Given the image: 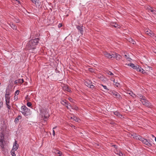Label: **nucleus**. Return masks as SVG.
<instances>
[{
  "mask_svg": "<svg viewBox=\"0 0 156 156\" xmlns=\"http://www.w3.org/2000/svg\"><path fill=\"white\" fill-rule=\"evenodd\" d=\"M39 38L30 40L27 43L26 45V48L28 50L34 49L36 48L35 46L39 43Z\"/></svg>",
  "mask_w": 156,
  "mask_h": 156,
  "instance_id": "1",
  "label": "nucleus"
},
{
  "mask_svg": "<svg viewBox=\"0 0 156 156\" xmlns=\"http://www.w3.org/2000/svg\"><path fill=\"white\" fill-rule=\"evenodd\" d=\"M5 143L4 135L0 133V146L3 150L4 149Z\"/></svg>",
  "mask_w": 156,
  "mask_h": 156,
  "instance_id": "2",
  "label": "nucleus"
},
{
  "mask_svg": "<svg viewBox=\"0 0 156 156\" xmlns=\"http://www.w3.org/2000/svg\"><path fill=\"white\" fill-rule=\"evenodd\" d=\"M21 112L24 115H27L30 112V109H29L25 105L22 106L21 107Z\"/></svg>",
  "mask_w": 156,
  "mask_h": 156,
  "instance_id": "3",
  "label": "nucleus"
},
{
  "mask_svg": "<svg viewBox=\"0 0 156 156\" xmlns=\"http://www.w3.org/2000/svg\"><path fill=\"white\" fill-rule=\"evenodd\" d=\"M42 115V117H44V121H46L47 119L49 117V115L48 114V111L46 110H44L43 112Z\"/></svg>",
  "mask_w": 156,
  "mask_h": 156,
  "instance_id": "4",
  "label": "nucleus"
},
{
  "mask_svg": "<svg viewBox=\"0 0 156 156\" xmlns=\"http://www.w3.org/2000/svg\"><path fill=\"white\" fill-rule=\"evenodd\" d=\"M143 105L149 108H151L152 106L151 104L146 98L144 100L142 101L141 102Z\"/></svg>",
  "mask_w": 156,
  "mask_h": 156,
  "instance_id": "5",
  "label": "nucleus"
},
{
  "mask_svg": "<svg viewBox=\"0 0 156 156\" xmlns=\"http://www.w3.org/2000/svg\"><path fill=\"white\" fill-rule=\"evenodd\" d=\"M112 94L113 95V96L115 98L119 99L122 98L121 97V95H120V94L118 92H116L115 91H112Z\"/></svg>",
  "mask_w": 156,
  "mask_h": 156,
  "instance_id": "6",
  "label": "nucleus"
},
{
  "mask_svg": "<svg viewBox=\"0 0 156 156\" xmlns=\"http://www.w3.org/2000/svg\"><path fill=\"white\" fill-rule=\"evenodd\" d=\"M141 141L145 144L147 145L149 147H150L152 145L151 144L150 142V140H147L146 139L144 138V139Z\"/></svg>",
  "mask_w": 156,
  "mask_h": 156,
  "instance_id": "7",
  "label": "nucleus"
},
{
  "mask_svg": "<svg viewBox=\"0 0 156 156\" xmlns=\"http://www.w3.org/2000/svg\"><path fill=\"white\" fill-rule=\"evenodd\" d=\"M103 54L106 57H107L108 58H113V57H112L113 54H111L107 52H105L103 53Z\"/></svg>",
  "mask_w": 156,
  "mask_h": 156,
  "instance_id": "8",
  "label": "nucleus"
},
{
  "mask_svg": "<svg viewBox=\"0 0 156 156\" xmlns=\"http://www.w3.org/2000/svg\"><path fill=\"white\" fill-rule=\"evenodd\" d=\"M76 28L78 29L79 31L80 32V33L81 35L83 34V31L82 26H76Z\"/></svg>",
  "mask_w": 156,
  "mask_h": 156,
  "instance_id": "9",
  "label": "nucleus"
},
{
  "mask_svg": "<svg viewBox=\"0 0 156 156\" xmlns=\"http://www.w3.org/2000/svg\"><path fill=\"white\" fill-rule=\"evenodd\" d=\"M112 57H113V58H115L117 60H118L121 58V56L120 55L116 53H114L113 54Z\"/></svg>",
  "mask_w": 156,
  "mask_h": 156,
  "instance_id": "10",
  "label": "nucleus"
},
{
  "mask_svg": "<svg viewBox=\"0 0 156 156\" xmlns=\"http://www.w3.org/2000/svg\"><path fill=\"white\" fill-rule=\"evenodd\" d=\"M24 82V80L23 79H20L18 80H16L15 81V84H16L17 83H22Z\"/></svg>",
  "mask_w": 156,
  "mask_h": 156,
  "instance_id": "11",
  "label": "nucleus"
},
{
  "mask_svg": "<svg viewBox=\"0 0 156 156\" xmlns=\"http://www.w3.org/2000/svg\"><path fill=\"white\" fill-rule=\"evenodd\" d=\"M14 145H13L12 149V150H14V151H16L18 148V144H17L16 141H15V142Z\"/></svg>",
  "mask_w": 156,
  "mask_h": 156,
  "instance_id": "12",
  "label": "nucleus"
},
{
  "mask_svg": "<svg viewBox=\"0 0 156 156\" xmlns=\"http://www.w3.org/2000/svg\"><path fill=\"white\" fill-rule=\"evenodd\" d=\"M135 138L136 140H138L141 141H142V140H143L144 139V138L142 137H141V136L139 135H137L135 136Z\"/></svg>",
  "mask_w": 156,
  "mask_h": 156,
  "instance_id": "13",
  "label": "nucleus"
},
{
  "mask_svg": "<svg viewBox=\"0 0 156 156\" xmlns=\"http://www.w3.org/2000/svg\"><path fill=\"white\" fill-rule=\"evenodd\" d=\"M138 97L140 99V101L141 102H142V101H144L146 99V98L145 96H142L140 94L139 95Z\"/></svg>",
  "mask_w": 156,
  "mask_h": 156,
  "instance_id": "14",
  "label": "nucleus"
},
{
  "mask_svg": "<svg viewBox=\"0 0 156 156\" xmlns=\"http://www.w3.org/2000/svg\"><path fill=\"white\" fill-rule=\"evenodd\" d=\"M63 89L65 91H67L69 92H71L70 89L69 88V87L67 86H64L63 87Z\"/></svg>",
  "mask_w": 156,
  "mask_h": 156,
  "instance_id": "15",
  "label": "nucleus"
},
{
  "mask_svg": "<svg viewBox=\"0 0 156 156\" xmlns=\"http://www.w3.org/2000/svg\"><path fill=\"white\" fill-rule=\"evenodd\" d=\"M114 114L115 115H116L118 116H119V117H121L122 116V115H121V114H120V112H119L117 111H116L114 112Z\"/></svg>",
  "mask_w": 156,
  "mask_h": 156,
  "instance_id": "16",
  "label": "nucleus"
},
{
  "mask_svg": "<svg viewBox=\"0 0 156 156\" xmlns=\"http://www.w3.org/2000/svg\"><path fill=\"white\" fill-rule=\"evenodd\" d=\"M6 104H9L10 103V98L9 97H5Z\"/></svg>",
  "mask_w": 156,
  "mask_h": 156,
  "instance_id": "17",
  "label": "nucleus"
},
{
  "mask_svg": "<svg viewBox=\"0 0 156 156\" xmlns=\"http://www.w3.org/2000/svg\"><path fill=\"white\" fill-rule=\"evenodd\" d=\"M10 93L9 92V89H6V93L5 95V97H9L10 95Z\"/></svg>",
  "mask_w": 156,
  "mask_h": 156,
  "instance_id": "18",
  "label": "nucleus"
},
{
  "mask_svg": "<svg viewBox=\"0 0 156 156\" xmlns=\"http://www.w3.org/2000/svg\"><path fill=\"white\" fill-rule=\"evenodd\" d=\"M10 27L13 29V30H16V26L14 24L11 23L10 24Z\"/></svg>",
  "mask_w": 156,
  "mask_h": 156,
  "instance_id": "19",
  "label": "nucleus"
},
{
  "mask_svg": "<svg viewBox=\"0 0 156 156\" xmlns=\"http://www.w3.org/2000/svg\"><path fill=\"white\" fill-rule=\"evenodd\" d=\"M147 34L150 36H151V35L153 36L154 35V33L151 30H149V31H147Z\"/></svg>",
  "mask_w": 156,
  "mask_h": 156,
  "instance_id": "20",
  "label": "nucleus"
},
{
  "mask_svg": "<svg viewBox=\"0 0 156 156\" xmlns=\"http://www.w3.org/2000/svg\"><path fill=\"white\" fill-rule=\"evenodd\" d=\"M140 67L139 66L136 65L135 66L133 69H136L137 71H139L140 70Z\"/></svg>",
  "mask_w": 156,
  "mask_h": 156,
  "instance_id": "21",
  "label": "nucleus"
},
{
  "mask_svg": "<svg viewBox=\"0 0 156 156\" xmlns=\"http://www.w3.org/2000/svg\"><path fill=\"white\" fill-rule=\"evenodd\" d=\"M91 83L90 84H88V85L86 84V86L87 87H89V88L92 89L94 88V86Z\"/></svg>",
  "mask_w": 156,
  "mask_h": 156,
  "instance_id": "22",
  "label": "nucleus"
},
{
  "mask_svg": "<svg viewBox=\"0 0 156 156\" xmlns=\"http://www.w3.org/2000/svg\"><path fill=\"white\" fill-rule=\"evenodd\" d=\"M151 50L155 53L156 54V47L152 46L151 47Z\"/></svg>",
  "mask_w": 156,
  "mask_h": 156,
  "instance_id": "23",
  "label": "nucleus"
},
{
  "mask_svg": "<svg viewBox=\"0 0 156 156\" xmlns=\"http://www.w3.org/2000/svg\"><path fill=\"white\" fill-rule=\"evenodd\" d=\"M67 101H66V100H64L62 101L61 102V103L63 105H67Z\"/></svg>",
  "mask_w": 156,
  "mask_h": 156,
  "instance_id": "24",
  "label": "nucleus"
},
{
  "mask_svg": "<svg viewBox=\"0 0 156 156\" xmlns=\"http://www.w3.org/2000/svg\"><path fill=\"white\" fill-rule=\"evenodd\" d=\"M116 154L119 156H125V155L124 154H123L121 152L119 151Z\"/></svg>",
  "mask_w": 156,
  "mask_h": 156,
  "instance_id": "25",
  "label": "nucleus"
},
{
  "mask_svg": "<svg viewBox=\"0 0 156 156\" xmlns=\"http://www.w3.org/2000/svg\"><path fill=\"white\" fill-rule=\"evenodd\" d=\"M113 84L118 87L119 85V83L115 81V80L113 81Z\"/></svg>",
  "mask_w": 156,
  "mask_h": 156,
  "instance_id": "26",
  "label": "nucleus"
},
{
  "mask_svg": "<svg viewBox=\"0 0 156 156\" xmlns=\"http://www.w3.org/2000/svg\"><path fill=\"white\" fill-rule=\"evenodd\" d=\"M128 66H131L132 68H133V69H134V68L135 67V66H136L134 65V64L132 63L129 64H128Z\"/></svg>",
  "mask_w": 156,
  "mask_h": 156,
  "instance_id": "27",
  "label": "nucleus"
},
{
  "mask_svg": "<svg viewBox=\"0 0 156 156\" xmlns=\"http://www.w3.org/2000/svg\"><path fill=\"white\" fill-rule=\"evenodd\" d=\"M9 104H6L7 108L9 109L8 110V112H9V110L11 109V106L9 105Z\"/></svg>",
  "mask_w": 156,
  "mask_h": 156,
  "instance_id": "28",
  "label": "nucleus"
},
{
  "mask_svg": "<svg viewBox=\"0 0 156 156\" xmlns=\"http://www.w3.org/2000/svg\"><path fill=\"white\" fill-rule=\"evenodd\" d=\"M15 151L14 150H12L11 151V154L12 156H16V155L15 153Z\"/></svg>",
  "mask_w": 156,
  "mask_h": 156,
  "instance_id": "29",
  "label": "nucleus"
},
{
  "mask_svg": "<svg viewBox=\"0 0 156 156\" xmlns=\"http://www.w3.org/2000/svg\"><path fill=\"white\" fill-rule=\"evenodd\" d=\"M56 153L58 154L59 156H61L62 155V152L59 151L57 150Z\"/></svg>",
  "mask_w": 156,
  "mask_h": 156,
  "instance_id": "30",
  "label": "nucleus"
},
{
  "mask_svg": "<svg viewBox=\"0 0 156 156\" xmlns=\"http://www.w3.org/2000/svg\"><path fill=\"white\" fill-rule=\"evenodd\" d=\"M129 42H130L131 43H132L133 44H134L135 42V41L133 40L132 38H130L129 39Z\"/></svg>",
  "mask_w": 156,
  "mask_h": 156,
  "instance_id": "31",
  "label": "nucleus"
},
{
  "mask_svg": "<svg viewBox=\"0 0 156 156\" xmlns=\"http://www.w3.org/2000/svg\"><path fill=\"white\" fill-rule=\"evenodd\" d=\"M101 86L103 87L104 89H105L106 90L108 91L109 90L107 88V86L105 85H101Z\"/></svg>",
  "mask_w": 156,
  "mask_h": 156,
  "instance_id": "32",
  "label": "nucleus"
},
{
  "mask_svg": "<svg viewBox=\"0 0 156 156\" xmlns=\"http://www.w3.org/2000/svg\"><path fill=\"white\" fill-rule=\"evenodd\" d=\"M72 109H73L75 110H76L78 109V107L76 106H72Z\"/></svg>",
  "mask_w": 156,
  "mask_h": 156,
  "instance_id": "33",
  "label": "nucleus"
},
{
  "mask_svg": "<svg viewBox=\"0 0 156 156\" xmlns=\"http://www.w3.org/2000/svg\"><path fill=\"white\" fill-rule=\"evenodd\" d=\"M140 70L139 71L141 72L142 73L144 74L145 73V72L144 70L143 69H142L141 67H140Z\"/></svg>",
  "mask_w": 156,
  "mask_h": 156,
  "instance_id": "34",
  "label": "nucleus"
},
{
  "mask_svg": "<svg viewBox=\"0 0 156 156\" xmlns=\"http://www.w3.org/2000/svg\"><path fill=\"white\" fill-rule=\"evenodd\" d=\"M19 92H20V91L19 90H16L15 92V95L16 96V95H18L19 94Z\"/></svg>",
  "mask_w": 156,
  "mask_h": 156,
  "instance_id": "35",
  "label": "nucleus"
},
{
  "mask_svg": "<svg viewBox=\"0 0 156 156\" xmlns=\"http://www.w3.org/2000/svg\"><path fill=\"white\" fill-rule=\"evenodd\" d=\"M78 119L76 117H74V116L73 117V119L74 121H78Z\"/></svg>",
  "mask_w": 156,
  "mask_h": 156,
  "instance_id": "36",
  "label": "nucleus"
},
{
  "mask_svg": "<svg viewBox=\"0 0 156 156\" xmlns=\"http://www.w3.org/2000/svg\"><path fill=\"white\" fill-rule=\"evenodd\" d=\"M56 128V127H54L53 128V134H53V136H55V131L54 130V129H55V128Z\"/></svg>",
  "mask_w": 156,
  "mask_h": 156,
  "instance_id": "37",
  "label": "nucleus"
},
{
  "mask_svg": "<svg viewBox=\"0 0 156 156\" xmlns=\"http://www.w3.org/2000/svg\"><path fill=\"white\" fill-rule=\"evenodd\" d=\"M32 105V104L30 102H28L27 103V105L28 106L30 107Z\"/></svg>",
  "mask_w": 156,
  "mask_h": 156,
  "instance_id": "38",
  "label": "nucleus"
},
{
  "mask_svg": "<svg viewBox=\"0 0 156 156\" xmlns=\"http://www.w3.org/2000/svg\"><path fill=\"white\" fill-rule=\"evenodd\" d=\"M151 12H152L153 14H156V11L155 10H151Z\"/></svg>",
  "mask_w": 156,
  "mask_h": 156,
  "instance_id": "39",
  "label": "nucleus"
},
{
  "mask_svg": "<svg viewBox=\"0 0 156 156\" xmlns=\"http://www.w3.org/2000/svg\"><path fill=\"white\" fill-rule=\"evenodd\" d=\"M14 99L16 101L18 99V98L17 96L16 95V96L15 95V96L14 97Z\"/></svg>",
  "mask_w": 156,
  "mask_h": 156,
  "instance_id": "40",
  "label": "nucleus"
},
{
  "mask_svg": "<svg viewBox=\"0 0 156 156\" xmlns=\"http://www.w3.org/2000/svg\"><path fill=\"white\" fill-rule=\"evenodd\" d=\"M18 121H19V119H18V118H15V121H14V122H18Z\"/></svg>",
  "mask_w": 156,
  "mask_h": 156,
  "instance_id": "41",
  "label": "nucleus"
},
{
  "mask_svg": "<svg viewBox=\"0 0 156 156\" xmlns=\"http://www.w3.org/2000/svg\"><path fill=\"white\" fill-rule=\"evenodd\" d=\"M89 71L92 72H94V69L92 68L89 69Z\"/></svg>",
  "mask_w": 156,
  "mask_h": 156,
  "instance_id": "42",
  "label": "nucleus"
},
{
  "mask_svg": "<svg viewBox=\"0 0 156 156\" xmlns=\"http://www.w3.org/2000/svg\"><path fill=\"white\" fill-rule=\"evenodd\" d=\"M28 97V95H27V96L26 97V99L27 101H28L29 99V98Z\"/></svg>",
  "mask_w": 156,
  "mask_h": 156,
  "instance_id": "43",
  "label": "nucleus"
},
{
  "mask_svg": "<svg viewBox=\"0 0 156 156\" xmlns=\"http://www.w3.org/2000/svg\"><path fill=\"white\" fill-rule=\"evenodd\" d=\"M69 100L71 102H72L73 100V99H72V98H69Z\"/></svg>",
  "mask_w": 156,
  "mask_h": 156,
  "instance_id": "44",
  "label": "nucleus"
},
{
  "mask_svg": "<svg viewBox=\"0 0 156 156\" xmlns=\"http://www.w3.org/2000/svg\"><path fill=\"white\" fill-rule=\"evenodd\" d=\"M66 105H68L69 106H70V107H72L70 105V104L69 103L68 101H67V103Z\"/></svg>",
  "mask_w": 156,
  "mask_h": 156,
  "instance_id": "45",
  "label": "nucleus"
},
{
  "mask_svg": "<svg viewBox=\"0 0 156 156\" xmlns=\"http://www.w3.org/2000/svg\"><path fill=\"white\" fill-rule=\"evenodd\" d=\"M31 1L34 3H36L37 0H31Z\"/></svg>",
  "mask_w": 156,
  "mask_h": 156,
  "instance_id": "46",
  "label": "nucleus"
},
{
  "mask_svg": "<svg viewBox=\"0 0 156 156\" xmlns=\"http://www.w3.org/2000/svg\"><path fill=\"white\" fill-rule=\"evenodd\" d=\"M17 118H18V119H21V115H19L18 116Z\"/></svg>",
  "mask_w": 156,
  "mask_h": 156,
  "instance_id": "47",
  "label": "nucleus"
},
{
  "mask_svg": "<svg viewBox=\"0 0 156 156\" xmlns=\"http://www.w3.org/2000/svg\"><path fill=\"white\" fill-rule=\"evenodd\" d=\"M62 25L61 24H59L58 25V27L60 28L62 27Z\"/></svg>",
  "mask_w": 156,
  "mask_h": 156,
  "instance_id": "48",
  "label": "nucleus"
},
{
  "mask_svg": "<svg viewBox=\"0 0 156 156\" xmlns=\"http://www.w3.org/2000/svg\"><path fill=\"white\" fill-rule=\"evenodd\" d=\"M89 84H90L89 83H88L87 82H85V84L86 85H88Z\"/></svg>",
  "mask_w": 156,
  "mask_h": 156,
  "instance_id": "49",
  "label": "nucleus"
},
{
  "mask_svg": "<svg viewBox=\"0 0 156 156\" xmlns=\"http://www.w3.org/2000/svg\"><path fill=\"white\" fill-rule=\"evenodd\" d=\"M110 73L109 74L110 75H113V74L112 73V72H109Z\"/></svg>",
  "mask_w": 156,
  "mask_h": 156,
  "instance_id": "50",
  "label": "nucleus"
},
{
  "mask_svg": "<svg viewBox=\"0 0 156 156\" xmlns=\"http://www.w3.org/2000/svg\"><path fill=\"white\" fill-rule=\"evenodd\" d=\"M114 26L115 27H117L118 24H115V25H114Z\"/></svg>",
  "mask_w": 156,
  "mask_h": 156,
  "instance_id": "51",
  "label": "nucleus"
},
{
  "mask_svg": "<svg viewBox=\"0 0 156 156\" xmlns=\"http://www.w3.org/2000/svg\"><path fill=\"white\" fill-rule=\"evenodd\" d=\"M132 95H131L132 97H134L135 95L134 94H132Z\"/></svg>",
  "mask_w": 156,
  "mask_h": 156,
  "instance_id": "52",
  "label": "nucleus"
},
{
  "mask_svg": "<svg viewBox=\"0 0 156 156\" xmlns=\"http://www.w3.org/2000/svg\"><path fill=\"white\" fill-rule=\"evenodd\" d=\"M66 107L67 108V109H69V106L68 105L66 106Z\"/></svg>",
  "mask_w": 156,
  "mask_h": 156,
  "instance_id": "53",
  "label": "nucleus"
},
{
  "mask_svg": "<svg viewBox=\"0 0 156 156\" xmlns=\"http://www.w3.org/2000/svg\"><path fill=\"white\" fill-rule=\"evenodd\" d=\"M149 10H150L151 11V10H153V9H152L151 8H149Z\"/></svg>",
  "mask_w": 156,
  "mask_h": 156,
  "instance_id": "54",
  "label": "nucleus"
},
{
  "mask_svg": "<svg viewBox=\"0 0 156 156\" xmlns=\"http://www.w3.org/2000/svg\"><path fill=\"white\" fill-rule=\"evenodd\" d=\"M124 57H126V58H127V55H125Z\"/></svg>",
  "mask_w": 156,
  "mask_h": 156,
  "instance_id": "55",
  "label": "nucleus"
},
{
  "mask_svg": "<svg viewBox=\"0 0 156 156\" xmlns=\"http://www.w3.org/2000/svg\"><path fill=\"white\" fill-rule=\"evenodd\" d=\"M149 69H151V67H149Z\"/></svg>",
  "mask_w": 156,
  "mask_h": 156,
  "instance_id": "56",
  "label": "nucleus"
},
{
  "mask_svg": "<svg viewBox=\"0 0 156 156\" xmlns=\"http://www.w3.org/2000/svg\"><path fill=\"white\" fill-rule=\"evenodd\" d=\"M155 141L156 142V137H155Z\"/></svg>",
  "mask_w": 156,
  "mask_h": 156,
  "instance_id": "57",
  "label": "nucleus"
},
{
  "mask_svg": "<svg viewBox=\"0 0 156 156\" xmlns=\"http://www.w3.org/2000/svg\"><path fill=\"white\" fill-rule=\"evenodd\" d=\"M152 136L153 137H154V136L153 135H152Z\"/></svg>",
  "mask_w": 156,
  "mask_h": 156,
  "instance_id": "58",
  "label": "nucleus"
},
{
  "mask_svg": "<svg viewBox=\"0 0 156 156\" xmlns=\"http://www.w3.org/2000/svg\"><path fill=\"white\" fill-rule=\"evenodd\" d=\"M71 119H73V117H71Z\"/></svg>",
  "mask_w": 156,
  "mask_h": 156,
  "instance_id": "59",
  "label": "nucleus"
},
{
  "mask_svg": "<svg viewBox=\"0 0 156 156\" xmlns=\"http://www.w3.org/2000/svg\"><path fill=\"white\" fill-rule=\"evenodd\" d=\"M115 146V148H116V146L115 145V146Z\"/></svg>",
  "mask_w": 156,
  "mask_h": 156,
  "instance_id": "60",
  "label": "nucleus"
},
{
  "mask_svg": "<svg viewBox=\"0 0 156 156\" xmlns=\"http://www.w3.org/2000/svg\"><path fill=\"white\" fill-rule=\"evenodd\" d=\"M155 41H156V37H155Z\"/></svg>",
  "mask_w": 156,
  "mask_h": 156,
  "instance_id": "61",
  "label": "nucleus"
},
{
  "mask_svg": "<svg viewBox=\"0 0 156 156\" xmlns=\"http://www.w3.org/2000/svg\"><path fill=\"white\" fill-rule=\"evenodd\" d=\"M111 124H113V123H112H112H111Z\"/></svg>",
  "mask_w": 156,
  "mask_h": 156,
  "instance_id": "62",
  "label": "nucleus"
}]
</instances>
